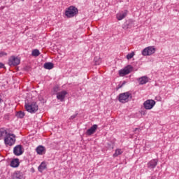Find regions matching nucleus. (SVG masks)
<instances>
[{
  "mask_svg": "<svg viewBox=\"0 0 179 179\" xmlns=\"http://www.w3.org/2000/svg\"><path fill=\"white\" fill-rule=\"evenodd\" d=\"M3 141L6 146H13V145L16 143V135L8 133L7 136L3 138Z\"/></svg>",
  "mask_w": 179,
  "mask_h": 179,
  "instance_id": "nucleus-1",
  "label": "nucleus"
},
{
  "mask_svg": "<svg viewBox=\"0 0 179 179\" xmlns=\"http://www.w3.org/2000/svg\"><path fill=\"white\" fill-rule=\"evenodd\" d=\"M24 108L28 113L36 114L38 111V105L36 102L25 103Z\"/></svg>",
  "mask_w": 179,
  "mask_h": 179,
  "instance_id": "nucleus-2",
  "label": "nucleus"
},
{
  "mask_svg": "<svg viewBox=\"0 0 179 179\" xmlns=\"http://www.w3.org/2000/svg\"><path fill=\"white\" fill-rule=\"evenodd\" d=\"M78 12L79 10H78V8L73 6H71L66 9L65 16L69 18L74 17V16H76V15H78Z\"/></svg>",
  "mask_w": 179,
  "mask_h": 179,
  "instance_id": "nucleus-3",
  "label": "nucleus"
},
{
  "mask_svg": "<svg viewBox=\"0 0 179 179\" xmlns=\"http://www.w3.org/2000/svg\"><path fill=\"white\" fill-rule=\"evenodd\" d=\"M155 52H156V48H155V46H148L142 50L141 54L143 57H149L150 55H153Z\"/></svg>",
  "mask_w": 179,
  "mask_h": 179,
  "instance_id": "nucleus-4",
  "label": "nucleus"
},
{
  "mask_svg": "<svg viewBox=\"0 0 179 179\" xmlns=\"http://www.w3.org/2000/svg\"><path fill=\"white\" fill-rule=\"evenodd\" d=\"M131 97V93L124 92L119 95L118 100L120 103H128L129 101V98Z\"/></svg>",
  "mask_w": 179,
  "mask_h": 179,
  "instance_id": "nucleus-5",
  "label": "nucleus"
},
{
  "mask_svg": "<svg viewBox=\"0 0 179 179\" xmlns=\"http://www.w3.org/2000/svg\"><path fill=\"white\" fill-rule=\"evenodd\" d=\"M143 106L145 110H152L156 106V101L153 99H148L144 101Z\"/></svg>",
  "mask_w": 179,
  "mask_h": 179,
  "instance_id": "nucleus-6",
  "label": "nucleus"
},
{
  "mask_svg": "<svg viewBox=\"0 0 179 179\" xmlns=\"http://www.w3.org/2000/svg\"><path fill=\"white\" fill-rule=\"evenodd\" d=\"M133 69H134V67H132V66L128 65L124 69L119 71V75L120 76H125V75H128L131 73Z\"/></svg>",
  "mask_w": 179,
  "mask_h": 179,
  "instance_id": "nucleus-7",
  "label": "nucleus"
},
{
  "mask_svg": "<svg viewBox=\"0 0 179 179\" xmlns=\"http://www.w3.org/2000/svg\"><path fill=\"white\" fill-rule=\"evenodd\" d=\"M20 64V59L15 56H11L8 59V65L10 66H16Z\"/></svg>",
  "mask_w": 179,
  "mask_h": 179,
  "instance_id": "nucleus-8",
  "label": "nucleus"
},
{
  "mask_svg": "<svg viewBox=\"0 0 179 179\" xmlns=\"http://www.w3.org/2000/svg\"><path fill=\"white\" fill-rule=\"evenodd\" d=\"M13 154L15 156H22L23 155V146L17 145L13 148Z\"/></svg>",
  "mask_w": 179,
  "mask_h": 179,
  "instance_id": "nucleus-9",
  "label": "nucleus"
},
{
  "mask_svg": "<svg viewBox=\"0 0 179 179\" xmlns=\"http://www.w3.org/2000/svg\"><path fill=\"white\" fill-rule=\"evenodd\" d=\"M157 163H159L157 159H152L147 164V167L150 169V170H153V169H155L156 166H157Z\"/></svg>",
  "mask_w": 179,
  "mask_h": 179,
  "instance_id": "nucleus-10",
  "label": "nucleus"
},
{
  "mask_svg": "<svg viewBox=\"0 0 179 179\" xmlns=\"http://www.w3.org/2000/svg\"><path fill=\"white\" fill-rule=\"evenodd\" d=\"M24 174L23 173L17 171L12 175V179H25Z\"/></svg>",
  "mask_w": 179,
  "mask_h": 179,
  "instance_id": "nucleus-11",
  "label": "nucleus"
},
{
  "mask_svg": "<svg viewBox=\"0 0 179 179\" xmlns=\"http://www.w3.org/2000/svg\"><path fill=\"white\" fill-rule=\"evenodd\" d=\"M68 94V92L65 90H63L60 92L57 93V99L60 101H64L65 100V96Z\"/></svg>",
  "mask_w": 179,
  "mask_h": 179,
  "instance_id": "nucleus-12",
  "label": "nucleus"
},
{
  "mask_svg": "<svg viewBox=\"0 0 179 179\" xmlns=\"http://www.w3.org/2000/svg\"><path fill=\"white\" fill-rule=\"evenodd\" d=\"M139 85H146V83H148V82H149V77L144 76L142 77H140L137 79Z\"/></svg>",
  "mask_w": 179,
  "mask_h": 179,
  "instance_id": "nucleus-13",
  "label": "nucleus"
},
{
  "mask_svg": "<svg viewBox=\"0 0 179 179\" xmlns=\"http://www.w3.org/2000/svg\"><path fill=\"white\" fill-rule=\"evenodd\" d=\"M97 124L92 125L90 129L87 130V135H89L90 136V135H93V134H94V132H96V131L97 130Z\"/></svg>",
  "mask_w": 179,
  "mask_h": 179,
  "instance_id": "nucleus-14",
  "label": "nucleus"
},
{
  "mask_svg": "<svg viewBox=\"0 0 179 179\" xmlns=\"http://www.w3.org/2000/svg\"><path fill=\"white\" fill-rule=\"evenodd\" d=\"M36 153L38 155H45V147L43 145H39L36 148Z\"/></svg>",
  "mask_w": 179,
  "mask_h": 179,
  "instance_id": "nucleus-15",
  "label": "nucleus"
},
{
  "mask_svg": "<svg viewBox=\"0 0 179 179\" xmlns=\"http://www.w3.org/2000/svg\"><path fill=\"white\" fill-rule=\"evenodd\" d=\"M8 134L9 133L8 132V130H6V129L1 128L0 129V141H1V139H3L5 136H7Z\"/></svg>",
  "mask_w": 179,
  "mask_h": 179,
  "instance_id": "nucleus-16",
  "label": "nucleus"
},
{
  "mask_svg": "<svg viewBox=\"0 0 179 179\" xmlns=\"http://www.w3.org/2000/svg\"><path fill=\"white\" fill-rule=\"evenodd\" d=\"M125 17H127V11L120 12L116 15L117 20H122V19H125Z\"/></svg>",
  "mask_w": 179,
  "mask_h": 179,
  "instance_id": "nucleus-17",
  "label": "nucleus"
},
{
  "mask_svg": "<svg viewBox=\"0 0 179 179\" xmlns=\"http://www.w3.org/2000/svg\"><path fill=\"white\" fill-rule=\"evenodd\" d=\"M45 169H47V164H45V162H41V164L38 167V170L40 173H43Z\"/></svg>",
  "mask_w": 179,
  "mask_h": 179,
  "instance_id": "nucleus-18",
  "label": "nucleus"
},
{
  "mask_svg": "<svg viewBox=\"0 0 179 179\" xmlns=\"http://www.w3.org/2000/svg\"><path fill=\"white\" fill-rule=\"evenodd\" d=\"M124 153V150L120 148H117L115 150V153L113 155V157H118V156H120V155H122Z\"/></svg>",
  "mask_w": 179,
  "mask_h": 179,
  "instance_id": "nucleus-19",
  "label": "nucleus"
},
{
  "mask_svg": "<svg viewBox=\"0 0 179 179\" xmlns=\"http://www.w3.org/2000/svg\"><path fill=\"white\" fill-rule=\"evenodd\" d=\"M19 164H20L19 159L17 158L13 159L10 162L11 167H14V168L19 167Z\"/></svg>",
  "mask_w": 179,
  "mask_h": 179,
  "instance_id": "nucleus-20",
  "label": "nucleus"
},
{
  "mask_svg": "<svg viewBox=\"0 0 179 179\" xmlns=\"http://www.w3.org/2000/svg\"><path fill=\"white\" fill-rule=\"evenodd\" d=\"M43 68H45V69H52V68H54V64L52 62H46L43 64Z\"/></svg>",
  "mask_w": 179,
  "mask_h": 179,
  "instance_id": "nucleus-21",
  "label": "nucleus"
},
{
  "mask_svg": "<svg viewBox=\"0 0 179 179\" xmlns=\"http://www.w3.org/2000/svg\"><path fill=\"white\" fill-rule=\"evenodd\" d=\"M31 54L33 57H38V55H40V50L35 49L32 51Z\"/></svg>",
  "mask_w": 179,
  "mask_h": 179,
  "instance_id": "nucleus-22",
  "label": "nucleus"
},
{
  "mask_svg": "<svg viewBox=\"0 0 179 179\" xmlns=\"http://www.w3.org/2000/svg\"><path fill=\"white\" fill-rule=\"evenodd\" d=\"M134 57H135V52H132L131 53H129L127 55V59H132V58H134Z\"/></svg>",
  "mask_w": 179,
  "mask_h": 179,
  "instance_id": "nucleus-23",
  "label": "nucleus"
},
{
  "mask_svg": "<svg viewBox=\"0 0 179 179\" xmlns=\"http://www.w3.org/2000/svg\"><path fill=\"white\" fill-rule=\"evenodd\" d=\"M16 117L17 118H23V117H24V113L22 111L17 113Z\"/></svg>",
  "mask_w": 179,
  "mask_h": 179,
  "instance_id": "nucleus-24",
  "label": "nucleus"
},
{
  "mask_svg": "<svg viewBox=\"0 0 179 179\" xmlns=\"http://www.w3.org/2000/svg\"><path fill=\"white\" fill-rule=\"evenodd\" d=\"M129 28V24L128 23H124L123 25H122V29H124V30H128V29Z\"/></svg>",
  "mask_w": 179,
  "mask_h": 179,
  "instance_id": "nucleus-25",
  "label": "nucleus"
},
{
  "mask_svg": "<svg viewBox=\"0 0 179 179\" xmlns=\"http://www.w3.org/2000/svg\"><path fill=\"white\" fill-rule=\"evenodd\" d=\"M6 55H8V53L3 51L0 52V58H2V57H5Z\"/></svg>",
  "mask_w": 179,
  "mask_h": 179,
  "instance_id": "nucleus-26",
  "label": "nucleus"
},
{
  "mask_svg": "<svg viewBox=\"0 0 179 179\" xmlns=\"http://www.w3.org/2000/svg\"><path fill=\"white\" fill-rule=\"evenodd\" d=\"M59 91V88L58 87L56 86L53 88L54 93H58Z\"/></svg>",
  "mask_w": 179,
  "mask_h": 179,
  "instance_id": "nucleus-27",
  "label": "nucleus"
},
{
  "mask_svg": "<svg viewBox=\"0 0 179 179\" xmlns=\"http://www.w3.org/2000/svg\"><path fill=\"white\" fill-rule=\"evenodd\" d=\"M76 117H78V113L73 115L70 117L69 120H75V118H76Z\"/></svg>",
  "mask_w": 179,
  "mask_h": 179,
  "instance_id": "nucleus-28",
  "label": "nucleus"
},
{
  "mask_svg": "<svg viewBox=\"0 0 179 179\" xmlns=\"http://www.w3.org/2000/svg\"><path fill=\"white\" fill-rule=\"evenodd\" d=\"M141 129L140 128H136L134 129V132H140Z\"/></svg>",
  "mask_w": 179,
  "mask_h": 179,
  "instance_id": "nucleus-29",
  "label": "nucleus"
},
{
  "mask_svg": "<svg viewBox=\"0 0 179 179\" xmlns=\"http://www.w3.org/2000/svg\"><path fill=\"white\" fill-rule=\"evenodd\" d=\"M3 66H4V64L0 62V69L3 68Z\"/></svg>",
  "mask_w": 179,
  "mask_h": 179,
  "instance_id": "nucleus-30",
  "label": "nucleus"
},
{
  "mask_svg": "<svg viewBox=\"0 0 179 179\" xmlns=\"http://www.w3.org/2000/svg\"><path fill=\"white\" fill-rule=\"evenodd\" d=\"M122 86H123V85H122V84H119V85H118V89H121V87H122Z\"/></svg>",
  "mask_w": 179,
  "mask_h": 179,
  "instance_id": "nucleus-31",
  "label": "nucleus"
},
{
  "mask_svg": "<svg viewBox=\"0 0 179 179\" xmlns=\"http://www.w3.org/2000/svg\"><path fill=\"white\" fill-rule=\"evenodd\" d=\"M125 83H127V81H123V83L121 85H122V86H124V85H125Z\"/></svg>",
  "mask_w": 179,
  "mask_h": 179,
  "instance_id": "nucleus-32",
  "label": "nucleus"
},
{
  "mask_svg": "<svg viewBox=\"0 0 179 179\" xmlns=\"http://www.w3.org/2000/svg\"><path fill=\"white\" fill-rule=\"evenodd\" d=\"M142 114L143 115H145V114H146L145 112H142Z\"/></svg>",
  "mask_w": 179,
  "mask_h": 179,
  "instance_id": "nucleus-33",
  "label": "nucleus"
},
{
  "mask_svg": "<svg viewBox=\"0 0 179 179\" xmlns=\"http://www.w3.org/2000/svg\"><path fill=\"white\" fill-rule=\"evenodd\" d=\"M96 65H99V63H96Z\"/></svg>",
  "mask_w": 179,
  "mask_h": 179,
  "instance_id": "nucleus-34",
  "label": "nucleus"
},
{
  "mask_svg": "<svg viewBox=\"0 0 179 179\" xmlns=\"http://www.w3.org/2000/svg\"><path fill=\"white\" fill-rule=\"evenodd\" d=\"M0 179H1V177H0Z\"/></svg>",
  "mask_w": 179,
  "mask_h": 179,
  "instance_id": "nucleus-35",
  "label": "nucleus"
}]
</instances>
